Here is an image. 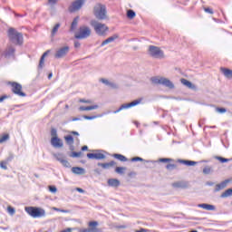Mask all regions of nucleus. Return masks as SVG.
I'll return each mask as SVG.
<instances>
[{
    "mask_svg": "<svg viewBox=\"0 0 232 232\" xmlns=\"http://www.w3.org/2000/svg\"><path fill=\"white\" fill-rule=\"evenodd\" d=\"M204 175H209L211 173V167L207 166L203 169Z\"/></svg>",
    "mask_w": 232,
    "mask_h": 232,
    "instance_id": "40",
    "label": "nucleus"
},
{
    "mask_svg": "<svg viewBox=\"0 0 232 232\" xmlns=\"http://www.w3.org/2000/svg\"><path fill=\"white\" fill-rule=\"evenodd\" d=\"M80 102L85 103V104H92V100H84V99H80Z\"/></svg>",
    "mask_w": 232,
    "mask_h": 232,
    "instance_id": "51",
    "label": "nucleus"
},
{
    "mask_svg": "<svg viewBox=\"0 0 232 232\" xmlns=\"http://www.w3.org/2000/svg\"><path fill=\"white\" fill-rule=\"evenodd\" d=\"M14 154H11L8 156V158L6 159V162H12V160H14Z\"/></svg>",
    "mask_w": 232,
    "mask_h": 232,
    "instance_id": "55",
    "label": "nucleus"
},
{
    "mask_svg": "<svg viewBox=\"0 0 232 232\" xmlns=\"http://www.w3.org/2000/svg\"><path fill=\"white\" fill-rule=\"evenodd\" d=\"M101 82H102L103 84H106V86H110L111 82L108 81L107 79L102 78Z\"/></svg>",
    "mask_w": 232,
    "mask_h": 232,
    "instance_id": "50",
    "label": "nucleus"
},
{
    "mask_svg": "<svg viewBox=\"0 0 232 232\" xmlns=\"http://www.w3.org/2000/svg\"><path fill=\"white\" fill-rule=\"evenodd\" d=\"M92 35V29L89 26L82 25L78 32L74 34L75 39H88Z\"/></svg>",
    "mask_w": 232,
    "mask_h": 232,
    "instance_id": "5",
    "label": "nucleus"
},
{
    "mask_svg": "<svg viewBox=\"0 0 232 232\" xmlns=\"http://www.w3.org/2000/svg\"><path fill=\"white\" fill-rule=\"evenodd\" d=\"M214 159H216V160H219V162H221V164H226V162H231V160H232V158L227 159V158H224L221 156H215Z\"/></svg>",
    "mask_w": 232,
    "mask_h": 232,
    "instance_id": "27",
    "label": "nucleus"
},
{
    "mask_svg": "<svg viewBox=\"0 0 232 232\" xmlns=\"http://www.w3.org/2000/svg\"><path fill=\"white\" fill-rule=\"evenodd\" d=\"M107 184L110 188H119V186H121V181L117 179H109Z\"/></svg>",
    "mask_w": 232,
    "mask_h": 232,
    "instance_id": "20",
    "label": "nucleus"
},
{
    "mask_svg": "<svg viewBox=\"0 0 232 232\" xmlns=\"http://www.w3.org/2000/svg\"><path fill=\"white\" fill-rule=\"evenodd\" d=\"M173 188H180L181 189H187V188H189V182L188 181H177L172 183Z\"/></svg>",
    "mask_w": 232,
    "mask_h": 232,
    "instance_id": "16",
    "label": "nucleus"
},
{
    "mask_svg": "<svg viewBox=\"0 0 232 232\" xmlns=\"http://www.w3.org/2000/svg\"><path fill=\"white\" fill-rule=\"evenodd\" d=\"M115 39H119V34H113L112 36H110L101 44V46L102 47L106 46V44H110V43H113Z\"/></svg>",
    "mask_w": 232,
    "mask_h": 232,
    "instance_id": "21",
    "label": "nucleus"
},
{
    "mask_svg": "<svg viewBox=\"0 0 232 232\" xmlns=\"http://www.w3.org/2000/svg\"><path fill=\"white\" fill-rule=\"evenodd\" d=\"M70 52V46L66 45L60 49H58L54 54L55 59H63V57H66L68 53Z\"/></svg>",
    "mask_w": 232,
    "mask_h": 232,
    "instance_id": "11",
    "label": "nucleus"
},
{
    "mask_svg": "<svg viewBox=\"0 0 232 232\" xmlns=\"http://www.w3.org/2000/svg\"><path fill=\"white\" fill-rule=\"evenodd\" d=\"M10 139L9 134H4L3 136L0 137V144H3V142H6Z\"/></svg>",
    "mask_w": 232,
    "mask_h": 232,
    "instance_id": "35",
    "label": "nucleus"
},
{
    "mask_svg": "<svg viewBox=\"0 0 232 232\" xmlns=\"http://www.w3.org/2000/svg\"><path fill=\"white\" fill-rule=\"evenodd\" d=\"M81 155H82V152L81 151H72L70 157H72V159H78V157H81Z\"/></svg>",
    "mask_w": 232,
    "mask_h": 232,
    "instance_id": "38",
    "label": "nucleus"
},
{
    "mask_svg": "<svg viewBox=\"0 0 232 232\" xmlns=\"http://www.w3.org/2000/svg\"><path fill=\"white\" fill-rule=\"evenodd\" d=\"M8 37L14 44H17L18 46H23L24 43V38L23 37V33L17 32L13 27L8 30Z\"/></svg>",
    "mask_w": 232,
    "mask_h": 232,
    "instance_id": "2",
    "label": "nucleus"
},
{
    "mask_svg": "<svg viewBox=\"0 0 232 232\" xmlns=\"http://www.w3.org/2000/svg\"><path fill=\"white\" fill-rule=\"evenodd\" d=\"M69 150L70 151H73L75 150V146H73V144H69Z\"/></svg>",
    "mask_w": 232,
    "mask_h": 232,
    "instance_id": "58",
    "label": "nucleus"
},
{
    "mask_svg": "<svg viewBox=\"0 0 232 232\" xmlns=\"http://www.w3.org/2000/svg\"><path fill=\"white\" fill-rule=\"evenodd\" d=\"M146 231H148V229H146V228H141V229H140V230H137L136 232H146Z\"/></svg>",
    "mask_w": 232,
    "mask_h": 232,
    "instance_id": "64",
    "label": "nucleus"
},
{
    "mask_svg": "<svg viewBox=\"0 0 232 232\" xmlns=\"http://www.w3.org/2000/svg\"><path fill=\"white\" fill-rule=\"evenodd\" d=\"M72 171L74 175H84V173H86V169L82 167H72Z\"/></svg>",
    "mask_w": 232,
    "mask_h": 232,
    "instance_id": "22",
    "label": "nucleus"
},
{
    "mask_svg": "<svg viewBox=\"0 0 232 232\" xmlns=\"http://www.w3.org/2000/svg\"><path fill=\"white\" fill-rule=\"evenodd\" d=\"M5 99H10L9 95H2L0 96V102H3Z\"/></svg>",
    "mask_w": 232,
    "mask_h": 232,
    "instance_id": "54",
    "label": "nucleus"
},
{
    "mask_svg": "<svg viewBox=\"0 0 232 232\" xmlns=\"http://www.w3.org/2000/svg\"><path fill=\"white\" fill-rule=\"evenodd\" d=\"M57 3H59V0H48V5H50L51 6H55Z\"/></svg>",
    "mask_w": 232,
    "mask_h": 232,
    "instance_id": "49",
    "label": "nucleus"
},
{
    "mask_svg": "<svg viewBox=\"0 0 232 232\" xmlns=\"http://www.w3.org/2000/svg\"><path fill=\"white\" fill-rule=\"evenodd\" d=\"M5 57L9 59V57H14L15 55V49L13 46H9L4 53Z\"/></svg>",
    "mask_w": 232,
    "mask_h": 232,
    "instance_id": "18",
    "label": "nucleus"
},
{
    "mask_svg": "<svg viewBox=\"0 0 232 232\" xmlns=\"http://www.w3.org/2000/svg\"><path fill=\"white\" fill-rule=\"evenodd\" d=\"M205 12H207V14H213V9L209 8V7H206L205 9Z\"/></svg>",
    "mask_w": 232,
    "mask_h": 232,
    "instance_id": "56",
    "label": "nucleus"
},
{
    "mask_svg": "<svg viewBox=\"0 0 232 232\" xmlns=\"http://www.w3.org/2000/svg\"><path fill=\"white\" fill-rule=\"evenodd\" d=\"M82 151H88V146H86V145L82 146Z\"/></svg>",
    "mask_w": 232,
    "mask_h": 232,
    "instance_id": "63",
    "label": "nucleus"
},
{
    "mask_svg": "<svg viewBox=\"0 0 232 232\" xmlns=\"http://www.w3.org/2000/svg\"><path fill=\"white\" fill-rule=\"evenodd\" d=\"M196 164H198V162L187 160V166H196Z\"/></svg>",
    "mask_w": 232,
    "mask_h": 232,
    "instance_id": "48",
    "label": "nucleus"
},
{
    "mask_svg": "<svg viewBox=\"0 0 232 232\" xmlns=\"http://www.w3.org/2000/svg\"><path fill=\"white\" fill-rule=\"evenodd\" d=\"M112 157L114 159H117V160H120L121 162H128V158H126V156L122 155V154H113Z\"/></svg>",
    "mask_w": 232,
    "mask_h": 232,
    "instance_id": "26",
    "label": "nucleus"
},
{
    "mask_svg": "<svg viewBox=\"0 0 232 232\" xmlns=\"http://www.w3.org/2000/svg\"><path fill=\"white\" fill-rule=\"evenodd\" d=\"M216 111H218V113H226V111H227V110L226 108L217 107Z\"/></svg>",
    "mask_w": 232,
    "mask_h": 232,
    "instance_id": "43",
    "label": "nucleus"
},
{
    "mask_svg": "<svg viewBox=\"0 0 232 232\" xmlns=\"http://www.w3.org/2000/svg\"><path fill=\"white\" fill-rule=\"evenodd\" d=\"M160 162H173V159L161 158V159H160Z\"/></svg>",
    "mask_w": 232,
    "mask_h": 232,
    "instance_id": "46",
    "label": "nucleus"
},
{
    "mask_svg": "<svg viewBox=\"0 0 232 232\" xmlns=\"http://www.w3.org/2000/svg\"><path fill=\"white\" fill-rule=\"evenodd\" d=\"M59 28H61V24H56L52 30V35H55L59 31Z\"/></svg>",
    "mask_w": 232,
    "mask_h": 232,
    "instance_id": "37",
    "label": "nucleus"
},
{
    "mask_svg": "<svg viewBox=\"0 0 232 232\" xmlns=\"http://www.w3.org/2000/svg\"><path fill=\"white\" fill-rule=\"evenodd\" d=\"M9 84L12 86L11 91L14 95H18V97H26V94L23 92V85H21V83H18L17 82H9Z\"/></svg>",
    "mask_w": 232,
    "mask_h": 232,
    "instance_id": "8",
    "label": "nucleus"
},
{
    "mask_svg": "<svg viewBox=\"0 0 232 232\" xmlns=\"http://www.w3.org/2000/svg\"><path fill=\"white\" fill-rule=\"evenodd\" d=\"M91 26H92L97 35H106V33L110 30L106 24L99 23L96 20L91 21Z\"/></svg>",
    "mask_w": 232,
    "mask_h": 232,
    "instance_id": "3",
    "label": "nucleus"
},
{
    "mask_svg": "<svg viewBox=\"0 0 232 232\" xmlns=\"http://www.w3.org/2000/svg\"><path fill=\"white\" fill-rule=\"evenodd\" d=\"M51 145L53 148H63L64 146V143L59 137H53L51 138Z\"/></svg>",
    "mask_w": 232,
    "mask_h": 232,
    "instance_id": "13",
    "label": "nucleus"
},
{
    "mask_svg": "<svg viewBox=\"0 0 232 232\" xmlns=\"http://www.w3.org/2000/svg\"><path fill=\"white\" fill-rule=\"evenodd\" d=\"M99 108V105H91V106H81L79 108L80 111H91V110H97Z\"/></svg>",
    "mask_w": 232,
    "mask_h": 232,
    "instance_id": "25",
    "label": "nucleus"
},
{
    "mask_svg": "<svg viewBox=\"0 0 232 232\" xmlns=\"http://www.w3.org/2000/svg\"><path fill=\"white\" fill-rule=\"evenodd\" d=\"M177 168V164H167L166 169H169V171H172V169H175Z\"/></svg>",
    "mask_w": 232,
    "mask_h": 232,
    "instance_id": "39",
    "label": "nucleus"
},
{
    "mask_svg": "<svg viewBox=\"0 0 232 232\" xmlns=\"http://www.w3.org/2000/svg\"><path fill=\"white\" fill-rule=\"evenodd\" d=\"M110 88H112V90H117V88H119V86H117L116 83L111 82L109 83Z\"/></svg>",
    "mask_w": 232,
    "mask_h": 232,
    "instance_id": "53",
    "label": "nucleus"
},
{
    "mask_svg": "<svg viewBox=\"0 0 232 232\" xmlns=\"http://www.w3.org/2000/svg\"><path fill=\"white\" fill-rule=\"evenodd\" d=\"M7 211L9 215H15V208L14 207H8Z\"/></svg>",
    "mask_w": 232,
    "mask_h": 232,
    "instance_id": "42",
    "label": "nucleus"
},
{
    "mask_svg": "<svg viewBox=\"0 0 232 232\" xmlns=\"http://www.w3.org/2000/svg\"><path fill=\"white\" fill-rule=\"evenodd\" d=\"M49 191L51 193H57V187H55V186H49Z\"/></svg>",
    "mask_w": 232,
    "mask_h": 232,
    "instance_id": "47",
    "label": "nucleus"
},
{
    "mask_svg": "<svg viewBox=\"0 0 232 232\" xmlns=\"http://www.w3.org/2000/svg\"><path fill=\"white\" fill-rule=\"evenodd\" d=\"M136 15H137V14L132 9L127 10V18L128 19H135Z\"/></svg>",
    "mask_w": 232,
    "mask_h": 232,
    "instance_id": "29",
    "label": "nucleus"
},
{
    "mask_svg": "<svg viewBox=\"0 0 232 232\" xmlns=\"http://www.w3.org/2000/svg\"><path fill=\"white\" fill-rule=\"evenodd\" d=\"M131 162H150V160H145L144 159L140 157H134L131 160Z\"/></svg>",
    "mask_w": 232,
    "mask_h": 232,
    "instance_id": "33",
    "label": "nucleus"
},
{
    "mask_svg": "<svg viewBox=\"0 0 232 232\" xmlns=\"http://www.w3.org/2000/svg\"><path fill=\"white\" fill-rule=\"evenodd\" d=\"M98 117H102V114L92 116L83 115V119H85L86 121H93V119H98Z\"/></svg>",
    "mask_w": 232,
    "mask_h": 232,
    "instance_id": "31",
    "label": "nucleus"
},
{
    "mask_svg": "<svg viewBox=\"0 0 232 232\" xmlns=\"http://www.w3.org/2000/svg\"><path fill=\"white\" fill-rule=\"evenodd\" d=\"M64 140L67 145L73 144V136L66 135V136H64Z\"/></svg>",
    "mask_w": 232,
    "mask_h": 232,
    "instance_id": "30",
    "label": "nucleus"
},
{
    "mask_svg": "<svg viewBox=\"0 0 232 232\" xmlns=\"http://www.w3.org/2000/svg\"><path fill=\"white\" fill-rule=\"evenodd\" d=\"M99 226V222L97 221H90L89 222V227H97Z\"/></svg>",
    "mask_w": 232,
    "mask_h": 232,
    "instance_id": "45",
    "label": "nucleus"
},
{
    "mask_svg": "<svg viewBox=\"0 0 232 232\" xmlns=\"http://www.w3.org/2000/svg\"><path fill=\"white\" fill-rule=\"evenodd\" d=\"M179 164H184L185 166L188 165V160H179Z\"/></svg>",
    "mask_w": 232,
    "mask_h": 232,
    "instance_id": "57",
    "label": "nucleus"
},
{
    "mask_svg": "<svg viewBox=\"0 0 232 232\" xmlns=\"http://www.w3.org/2000/svg\"><path fill=\"white\" fill-rule=\"evenodd\" d=\"M148 53L153 59H164V51L159 46L149 45Z\"/></svg>",
    "mask_w": 232,
    "mask_h": 232,
    "instance_id": "6",
    "label": "nucleus"
},
{
    "mask_svg": "<svg viewBox=\"0 0 232 232\" xmlns=\"http://www.w3.org/2000/svg\"><path fill=\"white\" fill-rule=\"evenodd\" d=\"M108 11L106 10V5L98 3L93 7V15L98 19V21H104L108 19Z\"/></svg>",
    "mask_w": 232,
    "mask_h": 232,
    "instance_id": "1",
    "label": "nucleus"
},
{
    "mask_svg": "<svg viewBox=\"0 0 232 232\" xmlns=\"http://www.w3.org/2000/svg\"><path fill=\"white\" fill-rule=\"evenodd\" d=\"M150 81L153 84H162V86H166V88H169V90H173L175 88V84L172 83L171 81L168 80V78H157L152 77Z\"/></svg>",
    "mask_w": 232,
    "mask_h": 232,
    "instance_id": "7",
    "label": "nucleus"
},
{
    "mask_svg": "<svg viewBox=\"0 0 232 232\" xmlns=\"http://www.w3.org/2000/svg\"><path fill=\"white\" fill-rule=\"evenodd\" d=\"M80 47H81V43L74 42V48H80Z\"/></svg>",
    "mask_w": 232,
    "mask_h": 232,
    "instance_id": "61",
    "label": "nucleus"
},
{
    "mask_svg": "<svg viewBox=\"0 0 232 232\" xmlns=\"http://www.w3.org/2000/svg\"><path fill=\"white\" fill-rule=\"evenodd\" d=\"M141 101V99H138L130 103H123L121 105V110H128L130 108H133V106H138V104H140Z\"/></svg>",
    "mask_w": 232,
    "mask_h": 232,
    "instance_id": "15",
    "label": "nucleus"
},
{
    "mask_svg": "<svg viewBox=\"0 0 232 232\" xmlns=\"http://www.w3.org/2000/svg\"><path fill=\"white\" fill-rule=\"evenodd\" d=\"M198 208H202V209H207V211H215L216 209L215 205H209L207 203L199 204Z\"/></svg>",
    "mask_w": 232,
    "mask_h": 232,
    "instance_id": "23",
    "label": "nucleus"
},
{
    "mask_svg": "<svg viewBox=\"0 0 232 232\" xmlns=\"http://www.w3.org/2000/svg\"><path fill=\"white\" fill-rule=\"evenodd\" d=\"M97 151L96 153H87V158L90 159L91 160H102L106 159V155L99 152L101 150H95Z\"/></svg>",
    "mask_w": 232,
    "mask_h": 232,
    "instance_id": "12",
    "label": "nucleus"
},
{
    "mask_svg": "<svg viewBox=\"0 0 232 232\" xmlns=\"http://www.w3.org/2000/svg\"><path fill=\"white\" fill-rule=\"evenodd\" d=\"M0 167L2 168V169H8V167H6V162L5 161H1Z\"/></svg>",
    "mask_w": 232,
    "mask_h": 232,
    "instance_id": "52",
    "label": "nucleus"
},
{
    "mask_svg": "<svg viewBox=\"0 0 232 232\" xmlns=\"http://www.w3.org/2000/svg\"><path fill=\"white\" fill-rule=\"evenodd\" d=\"M79 19L80 17L79 16H75L71 24V32H74V30H77V26L79 24Z\"/></svg>",
    "mask_w": 232,
    "mask_h": 232,
    "instance_id": "24",
    "label": "nucleus"
},
{
    "mask_svg": "<svg viewBox=\"0 0 232 232\" xmlns=\"http://www.w3.org/2000/svg\"><path fill=\"white\" fill-rule=\"evenodd\" d=\"M85 0H76L72 3V5L68 7L70 14H73V12H77L82 9L84 5Z\"/></svg>",
    "mask_w": 232,
    "mask_h": 232,
    "instance_id": "9",
    "label": "nucleus"
},
{
    "mask_svg": "<svg viewBox=\"0 0 232 232\" xmlns=\"http://www.w3.org/2000/svg\"><path fill=\"white\" fill-rule=\"evenodd\" d=\"M79 232H97V227L82 228Z\"/></svg>",
    "mask_w": 232,
    "mask_h": 232,
    "instance_id": "36",
    "label": "nucleus"
},
{
    "mask_svg": "<svg viewBox=\"0 0 232 232\" xmlns=\"http://www.w3.org/2000/svg\"><path fill=\"white\" fill-rule=\"evenodd\" d=\"M25 211L30 217H33V218H41V217L46 215L44 209L37 207H25Z\"/></svg>",
    "mask_w": 232,
    "mask_h": 232,
    "instance_id": "4",
    "label": "nucleus"
},
{
    "mask_svg": "<svg viewBox=\"0 0 232 232\" xmlns=\"http://www.w3.org/2000/svg\"><path fill=\"white\" fill-rule=\"evenodd\" d=\"M54 159L63 166V168H72L69 161L64 160V154L58 152L53 154Z\"/></svg>",
    "mask_w": 232,
    "mask_h": 232,
    "instance_id": "10",
    "label": "nucleus"
},
{
    "mask_svg": "<svg viewBox=\"0 0 232 232\" xmlns=\"http://www.w3.org/2000/svg\"><path fill=\"white\" fill-rule=\"evenodd\" d=\"M76 191H78V193H84V189L81 188H76Z\"/></svg>",
    "mask_w": 232,
    "mask_h": 232,
    "instance_id": "62",
    "label": "nucleus"
},
{
    "mask_svg": "<svg viewBox=\"0 0 232 232\" xmlns=\"http://www.w3.org/2000/svg\"><path fill=\"white\" fill-rule=\"evenodd\" d=\"M181 82L182 84H184V86H187L188 88H193V83L186 79H181Z\"/></svg>",
    "mask_w": 232,
    "mask_h": 232,
    "instance_id": "32",
    "label": "nucleus"
},
{
    "mask_svg": "<svg viewBox=\"0 0 232 232\" xmlns=\"http://www.w3.org/2000/svg\"><path fill=\"white\" fill-rule=\"evenodd\" d=\"M206 186H215V182L213 181H207Z\"/></svg>",
    "mask_w": 232,
    "mask_h": 232,
    "instance_id": "59",
    "label": "nucleus"
},
{
    "mask_svg": "<svg viewBox=\"0 0 232 232\" xmlns=\"http://www.w3.org/2000/svg\"><path fill=\"white\" fill-rule=\"evenodd\" d=\"M116 164H117V162H115L114 160H111V161L106 162V163L99 162L97 164V166H99L100 168H102V169H110V168H113V166H115Z\"/></svg>",
    "mask_w": 232,
    "mask_h": 232,
    "instance_id": "17",
    "label": "nucleus"
},
{
    "mask_svg": "<svg viewBox=\"0 0 232 232\" xmlns=\"http://www.w3.org/2000/svg\"><path fill=\"white\" fill-rule=\"evenodd\" d=\"M51 137L53 138V137H59L58 135H57V129H55V128H52L51 129Z\"/></svg>",
    "mask_w": 232,
    "mask_h": 232,
    "instance_id": "44",
    "label": "nucleus"
},
{
    "mask_svg": "<svg viewBox=\"0 0 232 232\" xmlns=\"http://www.w3.org/2000/svg\"><path fill=\"white\" fill-rule=\"evenodd\" d=\"M124 171H126L125 167H116V169H115V172L119 173V175H122V173H124Z\"/></svg>",
    "mask_w": 232,
    "mask_h": 232,
    "instance_id": "34",
    "label": "nucleus"
},
{
    "mask_svg": "<svg viewBox=\"0 0 232 232\" xmlns=\"http://www.w3.org/2000/svg\"><path fill=\"white\" fill-rule=\"evenodd\" d=\"M227 197H232V188L225 190L220 196L221 198H227Z\"/></svg>",
    "mask_w": 232,
    "mask_h": 232,
    "instance_id": "28",
    "label": "nucleus"
},
{
    "mask_svg": "<svg viewBox=\"0 0 232 232\" xmlns=\"http://www.w3.org/2000/svg\"><path fill=\"white\" fill-rule=\"evenodd\" d=\"M229 182H231L230 179H227L224 181H222L219 184H217L214 189L215 193H218V191H220L222 189H225V188H227V184H229Z\"/></svg>",
    "mask_w": 232,
    "mask_h": 232,
    "instance_id": "14",
    "label": "nucleus"
},
{
    "mask_svg": "<svg viewBox=\"0 0 232 232\" xmlns=\"http://www.w3.org/2000/svg\"><path fill=\"white\" fill-rule=\"evenodd\" d=\"M50 53V50H47L45 53H43L41 57H44V59Z\"/></svg>",
    "mask_w": 232,
    "mask_h": 232,
    "instance_id": "60",
    "label": "nucleus"
},
{
    "mask_svg": "<svg viewBox=\"0 0 232 232\" xmlns=\"http://www.w3.org/2000/svg\"><path fill=\"white\" fill-rule=\"evenodd\" d=\"M220 72H221V73H223L224 77H226L227 79H232V70L231 69L226 68V67H221Z\"/></svg>",
    "mask_w": 232,
    "mask_h": 232,
    "instance_id": "19",
    "label": "nucleus"
},
{
    "mask_svg": "<svg viewBox=\"0 0 232 232\" xmlns=\"http://www.w3.org/2000/svg\"><path fill=\"white\" fill-rule=\"evenodd\" d=\"M44 66V57H41V58H40V62H39L38 68H39L40 70H43Z\"/></svg>",
    "mask_w": 232,
    "mask_h": 232,
    "instance_id": "41",
    "label": "nucleus"
}]
</instances>
